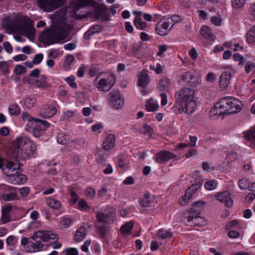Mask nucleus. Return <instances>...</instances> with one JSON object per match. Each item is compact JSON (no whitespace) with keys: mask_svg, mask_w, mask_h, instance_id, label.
I'll use <instances>...</instances> for the list:
<instances>
[{"mask_svg":"<svg viewBox=\"0 0 255 255\" xmlns=\"http://www.w3.org/2000/svg\"><path fill=\"white\" fill-rule=\"evenodd\" d=\"M194 95V90L189 88H182L176 92L175 94L176 103L172 108V111L176 114L183 112L188 114L193 113L197 107Z\"/></svg>","mask_w":255,"mask_h":255,"instance_id":"obj_1","label":"nucleus"},{"mask_svg":"<svg viewBox=\"0 0 255 255\" xmlns=\"http://www.w3.org/2000/svg\"><path fill=\"white\" fill-rule=\"evenodd\" d=\"M5 25L6 28L12 32H19L30 40H33L34 38L35 29L33 26V22L28 17L23 15L18 16L15 20L7 21Z\"/></svg>","mask_w":255,"mask_h":255,"instance_id":"obj_2","label":"nucleus"},{"mask_svg":"<svg viewBox=\"0 0 255 255\" xmlns=\"http://www.w3.org/2000/svg\"><path fill=\"white\" fill-rule=\"evenodd\" d=\"M35 145L26 137L17 138L13 141L11 149V156L14 159H27L33 154Z\"/></svg>","mask_w":255,"mask_h":255,"instance_id":"obj_3","label":"nucleus"},{"mask_svg":"<svg viewBox=\"0 0 255 255\" xmlns=\"http://www.w3.org/2000/svg\"><path fill=\"white\" fill-rule=\"evenodd\" d=\"M33 242L30 241L27 247V251L29 253L40 251L43 247L41 241L48 242L51 244L57 241L58 236L57 234L47 231H38L34 233L31 238Z\"/></svg>","mask_w":255,"mask_h":255,"instance_id":"obj_4","label":"nucleus"},{"mask_svg":"<svg viewBox=\"0 0 255 255\" xmlns=\"http://www.w3.org/2000/svg\"><path fill=\"white\" fill-rule=\"evenodd\" d=\"M116 82L115 76L111 73H98L94 80V85L100 91L108 92Z\"/></svg>","mask_w":255,"mask_h":255,"instance_id":"obj_5","label":"nucleus"},{"mask_svg":"<svg viewBox=\"0 0 255 255\" xmlns=\"http://www.w3.org/2000/svg\"><path fill=\"white\" fill-rule=\"evenodd\" d=\"M203 204V202H196L193 204L192 208L184 218V222L187 226L192 227L204 225L205 221L199 216L200 211L198 210H195L196 207H200Z\"/></svg>","mask_w":255,"mask_h":255,"instance_id":"obj_6","label":"nucleus"},{"mask_svg":"<svg viewBox=\"0 0 255 255\" xmlns=\"http://www.w3.org/2000/svg\"><path fill=\"white\" fill-rule=\"evenodd\" d=\"M68 25L65 22L57 24L52 28L48 35L47 40L50 44H53L64 40L67 35Z\"/></svg>","mask_w":255,"mask_h":255,"instance_id":"obj_7","label":"nucleus"},{"mask_svg":"<svg viewBox=\"0 0 255 255\" xmlns=\"http://www.w3.org/2000/svg\"><path fill=\"white\" fill-rule=\"evenodd\" d=\"M229 97L221 98L216 103L210 111V117L213 119H218L225 115H229Z\"/></svg>","mask_w":255,"mask_h":255,"instance_id":"obj_8","label":"nucleus"},{"mask_svg":"<svg viewBox=\"0 0 255 255\" xmlns=\"http://www.w3.org/2000/svg\"><path fill=\"white\" fill-rule=\"evenodd\" d=\"M38 6L44 11H53L64 4L67 0H36Z\"/></svg>","mask_w":255,"mask_h":255,"instance_id":"obj_9","label":"nucleus"},{"mask_svg":"<svg viewBox=\"0 0 255 255\" xmlns=\"http://www.w3.org/2000/svg\"><path fill=\"white\" fill-rule=\"evenodd\" d=\"M0 195L5 201L18 200L19 199L16 189L5 184L0 185Z\"/></svg>","mask_w":255,"mask_h":255,"instance_id":"obj_10","label":"nucleus"},{"mask_svg":"<svg viewBox=\"0 0 255 255\" xmlns=\"http://www.w3.org/2000/svg\"><path fill=\"white\" fill-rule=\"evenodd\" d=\"M201 81V76L196 72L190 71L183 73L180 78V82L182 85H196Z\"/></svg>","mask_w":255,"mask_h":255,"instance_id":"obj_11","label":"nucleus"},{"mask_svg":"<svg viewBox=\"0 0 255 255\" xmlns=\"http://www.w3.org/2000/svg\"><path fill=\"white\" fill-rule=\"evenodd\" d=\"M109 104L111 107L116 110L123 107L125 99L119 92H111L109 93Z\"/></svg>","mask_w":255,"mask_h":255,"instance_id":"obj_12","label":"nucleus"},{"mask_svg":"<svg viewBox=\"0 0 255 255\" xmlns=\"http://www.w3.org/2000/svg\"><path fill=\"white\" fill-rule=\"evenodd\" d=\"M116 219V212L114 209L107 213H104L102 212H96V219L98 223L103 225L112 223Z\"/></svg>","mask_w":255,"mask_h":255,"instance_id":"obj_13","label":"nucleus"},{"mask_svg":"<svg viewBox=\"0 0 255 255\" xmlns=\"http://www.w3.org/2000/svg\"><path fill=\"white\" fill-rule=\"evenodd\" d=\"M17 207L10 204H6L1 207L0 221L2 224H6L12 221L11 213Z\"/></svg>","mask_w":255,"mask_h":255,"instance_id":"obj_14","label":"nucleus"},{"mask_svg":"<svg viewBox=\"0 0 255 255\" xmlns=\"http://www.w3.org/2000/svg\"><path fill=\"white\" fill-rule=\"evenodd\" d=\"M14 159V161L8 160L4 161L5 163L3 165L2 172L7 177L15 171L19 170V164L18 162V159Z\"/></svg>","mask_w":255,"mask_h":255,"instance_id":"obj_15","label":"nucleus"},{"mask_svg":"<svg viewBox=\"0 0 255 255\" xmlns=\"http://www.w3.org/2000/svg\"><path fill=\"white\" fill-rule=\"evenodd\" d=\"M215 198L220 202L224 203L228 207H231L233 205V197L231 193L229 191L218 192L216 194Z\"/></svg>","mask_w":255,"mask_h":255,"instance_id":"obj_16","label":"nucleus"},{"mask_svg":"<svg viewBox=\"0 0 255 255\" xmlns=\"http://www.w3.org/2000/svg\"><path fill=\"white\" fill-rule=\"evenodd\" d=\"M22 119L23 120H26L29 122H34L36 123L37 126H40V128L42 130H45L49 127L50 124L47 121L43 120L34 118L31 117L27 112L22 113Z\"/></svg>","mask_w":255,"mask_h":255,"instance_id":"obj_17","label":"nucleus"},{"mask_svg":"<svg viewBox=\"0 0 255 255\" xmlns=\"http://www.w3.org/2000/svg\"><path fill=\"white\" fill-rule=\"evenodd\" d=\"M93 7L94 8L95 16L98 19H101L103 21L108 19V9L106 5L98 4L96 2Z\"/></svg>","mask_w":255,"mask_h":255,"instance_id":"obj_18","label":"nucleus"},{"mask_svg":"<svg viewBox=\"0 0 255 255\" xmlns=\"http://www.w3.org/2000/svg\"><path fill=\"white\" fill-rule=\"evenodd\" d=\"M242 134L244 139L249 146L255 147V126L243 131Z\"/></svg>","mask_w":255,"mask_h":255,"instance_id":"obj_19","label":"nucleus"},{"mask_svg":"<svg viewBox=\"0 0 255 255\" xmlns=\"http://www.w3.org/2000/svg\"><path fill=\"white\" fill-rule=\"evenodd\" d=\"M27 180L26 176L18 172V170L12 173L7 177V180L13 184H22L24 183Z\"/></svg>","mask_w":255,"mask_h":255,"instance_id":"obj_20","label":"nucleus"},{"mask_svg":"<svg viewBox=\"0 0 255 255\" xmlns=\"http://www.w3.org/2000/svg\"><path fill=\"white\" fill-rule=\"evenodd\" d=\"M175 157V155L172 152L166 150H162L156 153L155 160L158 164H163Z\"/></svg>","mask_w":255,"mask_h":255,"instance_id":"obj_21","label":"nucleus"},{"mask_svg":"<svg viewBox=\"0 0 255 255\" xmlns=\"http://www.w3.org/2000/svg\"><path fill=\"white\" fill-rule=\"evenodd\" d=\"M57 112V110L53 105H46L41 109L40 115L44 118H49L54 116Z\"/></svg>","mask_w":255,"mask_h":255,"instance_id":"obj_22","label":"nucleus"},{"mask_svg":"<svg viewBox=\"0 0 255 255\" xmlns=\"http://www.w3.org/2000/svg\"><path fill=\"white\" fill-rule=\"evenodd\" d=\"M170 22L168 21H160L157 23L155 27L156 32L160 36H164L167 35L170 27Z\"/></svg>","mask_w":255,"mask_h":255,"instance_id":"obj_23","label":"nucleus"},{"mask_svg":"<svg viewBox=\"0 0 255 255\" xmlns=\"http://www.w3.org/2000/svg\"><path fill=\"white\" fill-rule=\"evenodd\" d=\"M231 100L229 101V115L237 113L241 111L242 107V102L235 98L229 97Z\"/></svg>","mask_w":255,"mask_h":255,"instance_id":"obj_24","label":"nucleus"},{"mask_svg":"<svg viewBox=\"0 0 255 255\" xmlns=\"http://www.w3.org/2000/svg\"><path fill=\"white\" fill-rule=\"evenodd\" d=\"M96 2L95 0H74L71 4V7L75 10L86 6H92Z\"/></svg>","mask_w":255,"mask_h":255,"instance_id":"obj_25","label":"nucleus"},{"mask_svg":"<svg viewBox=\"0 0 255 255\" xmlns=\"http://www.w3.org/2000/svg\"><path fill=\"white\" fill-rule=\"evenodd\" d=\"M116 138L114 134H109L105 138L103 143V146L105 150H109L113 148L115 145Z\"/></svg>","mask_w":255,"mask_h":255,"instance_id":"obj_26","label":"nucleus"},{"mask_svg":"<svg viewBox=\"0 0 255 255\" xmlns=\"http://www.w3.org/2000/svg\"><path fill=\"white\" fill-rule=\"evenodd\" d=\"M231 76V73L230 72H225L221 74L219 79V83L222 89L225 90L227 88Z\"/></svg>","mask_w":255,"mask_h":255,"instance_id":"obj_27","label":"nucleus"},{"mask_svg":"<svg viewBox=\"0 0 255 255\" xmlns=\"http://www.w3.org/2000/svg\"><path fill=\"white\" fill-rule=\"evenodd\" d=\"M150 81L148 74L146 71H141L138 76V85L144 88L147 86Z\"/></svg>","mask_w":255,"mask_h":255,"instance_id":"obj_28","label":"nucleus"},{"mask_svg":"<svg viewBox=\"0 0 255 255\" xmlns=\"http://www.w3.org/2000/svg\"><path fill=\"white\" fill-rule=\"evenodd\" d=\"M46 203L49 207L55 210H59L61 207L60 201L53 197L46 198Z\"/></svg>","mask_w":255,"mask_h":255,"instance_id":"obj_29","label":"nucleus"},{"mask_svg":"<svg viewBox=\"0 0 255 255\" xmlns=\"http://www.w3.org/2000/svg\"><path fill=\"white\" fill-rule=\"evenodd\" d=\"M87 230L86 227L81 226L76 231L75 235V239L76 241L80 242L83 241L87 235Z\"/></svg>","mask_w":255,"mask_h":255,"instance_id":"obj_30","label":"nucleus"},{"mask_svg":"<svg viewBox=\"0 0 255 255\" xmlns=\"http://www.w3.org/2000/svg\"><path fill=\"white\" fill-rule=\"evenodd\" d=\"M171 88L170 80L167 77H163L160 81L159 88L161 91H168Z\"/></svg>","mask_w":255,"mask_h":255,"instance_id":"obj_31","label":"nucleus"},{"mask_svg":"<svg viewBox=\"0 0 255 255\" xmlns=\"http://www.w3.org/2000/svg\"><path fill=\"white\" fill-rule=\"evenodd\" d=\"M201 35L209 40H213L214 35L212 33L210 28L206 25L202 26L200 29Z\"/></svg>","mask_w":255,"mask_h":255,"instance_id":"obj_32","label":"nucleus"},{"mask_svg":"<svg viewBox=\"0 0 255 255\" xmlns=\"http://www.w3.org/2000/svg\"><path fill=\"white\" fill-rule=\"evenodd\" d=\"M247 41L250 44H255V25L252 26L247 34Z\"/></svg>","mask_w":255,"mask_h":255,"instance_id":"obj_33","label":"nucleus"},{"mask_svg":"<svg viewBox=\"0 0 255 255\" xmlns=\"http://www.w3.org/2000/svg\"><path fill=\"white\" fill-rule=\"evenodd\" d=\"M133 228V223L131 222L127 223L123 225L121 229V233L122 235H129Z\"/></svg>","mask_w":255,"mask_h":255,"instance_id":"obj_34","label":"nucleus"},{"mask_svg":"<svg viewBox=\"0 0 255 255\" xmlns=\"http://www.w3.org/2000/svg\"><path fill=\"white\" fill-rule=\"evenodd\" d=\"M70 138L69 136L62 132L58 133L57 136V142L62 145H66L69 142Z\"/></svg>","mask_w":255,"mask_h":255,"instance_id":"obj_35","label":"nucleus"},{"mask_svg":"<svg viewBox=\"0 0 255 255\" xmlns=\"http://www.w3.org/2000/svg\"><path fill=\"white\" fill-rule=\"evenodd\" d=\"M8 111L11 115L18 116L20 114V108L16 104H11L8 108Z\"/></svg>","mask_w":255,"mask_h":255,"instance_id":"obj_36","label":"nucleus"},{"mask_svg":"<svg viewBox=\"0 0 255 255\" xmlns=\"http://www.w3.org/2000/svg\"><path fill=\"white\" fill-rule=\"evenodd\" d=\"M134 24L136 28L139 30H143L147 25L145 22L142 21L141 18L139 16L135 17Z\"/></svg>","mask_w":255,"mask_h":255,"instance_id":"obj_37","label":"nucleus"},{"mask_svg":"<svg viewBox=\"0 0 255 255\" xmlns=\"http://www.w3.org/2000/svg\"><path fill=\"white\" fill-rule=\"evenodd\" d=\"M145 107L148 112H153L158 109V105L156 101L150 100L148 102H146Z\"/></svg>","mask_w":255,"mask_h":255,"instance_id":"obj_38","label":"nucleus"},{"mask_svg":"<svg viewBox=\"0 0 255 255\" xmlns=\"http://www.w3.org/2000/svg\"><path fill=\"white\" fill-rule=\"evenodd\" d=\"M36 98L33 96L27 97L24 100V106L28 109L32 108L35 104Z\"/></svg>","mask_w":255,"mask_h":255,"instance_id":"obj_39","label":"nucleus"},{"mask_svg":"<svg viewBox=\"0 0 255 255\" xmlns=\"http://www.w3.org/2000/svg\"><path fill=\"white\" fill-rule=\"evenodd\" d=\"M78 208L82 211H87L91 207L85 200L81 199L78 203Z\"/></svg>","mask_w":255,"mask_h":255,"instance_id":"obj_40","label":"nucleus"},{"mask_svg":"<svg viewBox=\"0 0 255 255\" xmlns=\"http://www.w3.org/2000/svg\"><path fill=\"white\" fill-rule=\"evenodd\" d=\"M48 84L46 82V78L44 76H41L38 80H36L35 86L37 88H46Z\"/></svg>","mask_w":255,"mask_h":255,"instance_id":"obj_41","label":"nucleus"},{"mask_svg":"<svg viewBox=\"0 0 255 255\" xmlns=\"http://www.w3.org/2000/svg\"><path fill=\"white\" fill-rule=\"evenodd\" d=\"M158 236L162 239H166L168 238H171L172 234L169 231L160 229L158 232Z\"/></svg>","mask_w":255,"mask_h":255,"instance_id":"obj_42","label":"nucleus"},{"mask_svg":"<svg viewBox=\"0 0 255 255\" xmlns=\"http://www.w3.org/2000/svg\"><path fill=\"white\" fill-rule=\"evenodd\" d=\"M217 186L218 182L215 180L207 181L204 184L205 188L208 190H214L216 188Z\"/></svg>","mask_w":255,"mask_h":255,"instance_id":"obj_43","label":"nucleus"},{"mask_svg":"<svg viewBox=\"0 0 255 255\" xmlns=\"http://www.w3.org/2000/svg\"><path fill=\"white\" fill-rule=\"evenodd\" d=\"M74 60V57L73 55L69 54L66 56L65 60L64 63V67L66 70H68L70 68V65L73 63Z\"/></svg>","mask_w":255,"mask_h":255,"instance_id":"obj_44","label":"nucleus"},{"mask_svg":"<svg viewBox=\"0 0 255 255\" xmlns=\"http://www.w3.org/2000/svg\"><path fill=\"white\" fill-rule=\"evenodd\" d=\"M246 0H232V6L234 9L242 8L245 4Z\"/></svg>","mask_w":255,"mask_h":255,"instance_id":"obj_45","label":"nucleus"},{"mask_svg":"<svg viewBox=\"0 0 255 255\" xmlns=\"http://www.w3.org/2000/svg\"><path fill=\"white\" fill-rule=\"evenodd\" d=\"M30 217L31 219L33 221L30 222L31 226H32L33 224H36L38 226L40 225V223L39 222H34L39 217V213L38 211L35 210L32 211L30 213Z\"/></svg>","mask_w":255,"mask_h":255,"instance_id":"obj_46","label":"nucleus"},{"mask_svg":"<svg viewBox=\"0 0 255 255\" xmlns=\"http://www.w3.org/2000/svg\"><path fill=\"white\" fill-rule=\"evenodd\" d=\"M65 80L67 83V84L72 88L75 89L77 88V84L75 82V77L74 76L72 75L67 77L65 79Z\"/></svg>","mask_w":255,"mask_h":255,"instance_id":"obj_47","label":"nucleus"},{"mask_svg":"<svg viewBox=\"0 0 255 255\" xmlns=\"http://www.w3.org/2000/svg\"><path fill=\"white\" fill-rule=\"evenodd\" d=\"M239 188L242 190L248 189L249 181L247 179L242 178L239 180L238 182Z\"/></svg>","mask_w":255,"mask_h":255,"instance_id":"obj_48","label":"nucleus"},{"mask_svg":"<svg viewBox=\"0 0 255 255\" xmlns=\"http://www.w3.org/2000/svg\"><path fill=\"white\" fill-rule=\"evenodd\" d=\"M238 157V154L235 151L229 152L227 155V160L228 162H233Z\"/></svg>","mask_w":255,"mask_h":255,"instance_id":"obj_49","label":"nucleus"},{"mask_svg":"<svg viewBox=\"0 0 255 255\" xmlns=\"http://www.w3.org/2000/svg\"><path fill=\"white\" fill-rule=\"evenodd\" d=\"M18 242L17 238L14 236H9L7 237L6 243L10 246H13L17 244Z\"/></svg>","mask_w":255,"mask_h":255,"instance_id":"obj_50","label":"nucleus"},{"mask_svg":"<svg viewBox=\"0 0 255 255\" xmlns=\"http://www.w3.org/2000/svg\"><path fill=\"white\" fill-rule=\"evenodd\" d=\"M152 130V128L150 126L147 124H144L139 129L140 132L142 134L150 133Z\"/></svg>","mask_w":255,"mask_h":255,"instance_id":"obj_51","label":"nucleus"},{"mask_svg":"<svg viewBox=\"0 0 255 255\" xmlns=\"http://www.w3.org/2000/svg\"><path fill=\"white\" fill-rule=\"evenodd\" d=\"M255 69V63L253 62H248L245 66V70L248 74Z\"/></svg>","mask_w":255,"mask_h":255,"instance_id":"obj_52","label":"nucleus"},{"mask_svg":"<svg viewBox=\"0 0 255 255\" xmlns=\"http://www.w3.org/2000/svg\"><path fill=\"white\" fill-rule=\"evenodd\" d=\"M102 30V26L101 25H94L89 29V32L93 34L96 33L100 32Z\"/></svg>","mask_w":255,"mask_h":255,"instance_id":"obj_53","label":"nucleus"},{"mask_svg":"<svg viewBox=\"0 0 255 255\" xmlns=\"http://www.w3.org/2000/svg\"><path fill=\"white\" fill-rule=\"evenodd\" d=\"M14 72L16 75H21L26 72V68L22 65H18L15 67Z\"/></svg>","mask_w":255,"mask_h":255,"instance_id":"obj_54","label":"nucleus"},{"mask_svg":"<svg viewBox=\"0 0 255 255\" xmlns=\"http://www.w3.org/2000/svg\"><path fill=\"white\" fill-rule=\"evenodd\" d=\"M43 58V54L39 53V54H36L34 56V57L32 60L33 63L35 65L39 64L40 63H41Z\"/></svg>","mask_w":255,"mask_h":255,"instance_id":"obj_55","label":"nucleus"},{"mask_svg":"<svg viewBox=\"0 0 255 255\" xmlns=\"http://www.w3.org/2000/svg\"><path fill=\"white\" fill-rule=\"evenodd\" d=\"M158 51L157 53V55L158 56H162L164 53L167 50L168 46L167 45H160L158 46Z\"/></svg>","mask_w":255,"mask_h":255,"instance_id":"obj_56","label":"nucleus"},{"mask_svg":"<svg viewBox=\"0 0 255 255\" xmlns=\"http://www.w3.org/2000/svg\"><path fill=\"white\" fill-rule=\"evenodd\" d=\"M65 255H78V252L76 248H69L64 250Z\"/></svg>","mask_w":255,"mask_h":255,"instance_id":"obj_57","label":"nucleus"},{"mask_svg":"<svg viewBox=\"0 0 255 255\" xmlns=\"http://www.w3.org/2000/svg\"><path fill=\"white\" fill-rule=\"evenodd\" d=\"M91 244V240H88L86 241L84 244L81 246V249L82 251L85 252V253H88L89 252V247Z\"/></svg>","mask_w":255,"mask_h":255,"instance_id":"obj_58","label":"nucleus"},{"mask_svg":"<svg viewBox=\"0 0 255 255\" xmlns=\"http://www.w3.org/2000/svg\"><path fill=\"white\" fill-rule=\"evenodd\" d=\"M72 220L70 218H65L62 220L61 224L63 228H67L72 224Z\"/></svg>","mask_w":255,"mask_h":255,"instance_id":"obj_59","label":"nucleus"},{"mask_svg":"<svg viewBox=\"0 0 255 255\" xmlns=\"http://www.w3.org/2000/svg\"><path fill=\"white\" fill-rule=\"evenodd\" d=\"M3 46L4 50L8 53H11L13 51V47H12L10 43L6 41L4 42L3 43Z\"/></svg>","mask_w":255,"mask_h":255,"instance_id":"obj_60","label":"nucleus"},{"mask_svg":"<svg viewBox=\"0 0 255 255\" xmlns=\"http://www.w3.org/2000/svg\"><path fill=\"white\" fill-rule=\"evenodd\" d=\"M40 128V126H37L36 123L35 124V127L33 129V134L35 137H38L40 136L41 132L43 131Z\"/></svg>","mask_w":255,"mask_h":255,"instance_id":"obj_61","label":"nucleus"},{"mask_svg":"<svg viewBox=\"0 0 255 255\" xmlns=\"http://www.w3.org/2000/svg\"><path fill=\"white\" fill-rule=\"evenodd\" d=\"M9 128L7 127H3L0 128V134L3 136H6L9 133Z\"/></svg>","mask_w":255,"mask_h":255,"instance_id":"obj_62","label":"nucleus"},{"mask_svg":"<svg viewBox=\"0 0 255 255\" xmlns=\"http://www.w3.org/2000/svg\"><path fill=\"white\" fill-rule=\"evenodd\" d=\"M29 191V188L28 187H24L20 189L19 193L22 197H25L28 195Z\"/></svg>","mask_w":255,"mask_h":255,"instance_id":"obj_63","label":"nucleus"},{"mask_svg":"<svg viewBox=\"0 0 255 255\" xmlns=\"http://www.w3.org/2000/svg\"><path fill=\"white\" fill-rule=\"evenodd\" d=\"M58 51L57 50L52 49L50 50L48 54V57L52 59H55L58 56Z\"/></svg>","mask_w":255,"mask_h":255,"instance_id":"obj_64","label":"nucleus"}]
</instances>
